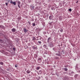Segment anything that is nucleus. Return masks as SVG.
Masks as SVG:
<instances>
[{"instance_id": "f257e3e1", "label": "nucleus", "mask_w": 80, "mask_h": 80, "mask_svg": "<svg viewBox=\"0 0 80 80\" xmlns=\"http://www.w3.org/2000/svg\"><path fill=\"white\" fill-rule=\"evenodd\" d=\"M48 47H50V48H52V47H53V44L52 42H50L48 43Z\"/></svg>"}, {"instance_id": "f03ea898", "label": "nucleus", "mask_w": 80, "mask_h": 80, "mask_svg": "<svg viewBox=\"0 0 80 80\" xmlns=\"http://www.w3.org/2000/svg\"><path fill=\"white\" fill-rule=\"evenodd\" d=\"M58 53H57L56 54V55H57V56L60 57L62 55H63V54L62 53H61L60 51H58Z\"/></svg>"}, {"instance_id": "7ed1b4c3", "label": "nucleus", "mask_w": 80, "mask_h": 80, "mask_svg": "<svg viewBox=\"0 0 80 80\" xmlns=\"http://www.w3.org/2000/svg\"><path fill=\"white\" fill-rule=\"evenodd\" d=\"M52 39L50 38H48V39L47 42V43H50L51 42H52Z\"/></svg>"}, {"instance_id": "20e7f679", "label": "nucleus", "mask_w": 80, "mask_h": 80, "mask_svg": "<svg viewBox=\"0 0 80 80\" xmlns=\"http://www.w3.org/2000/svg\"><path fill=\"white\" fill-rule=\"evenodd\" d=\"M50 60L49 58H48L47 60H45V62L47 63V64H50Z\"/></svg>"}, {"instance_id": "39448f33", "label": "nucleus", "mask_w": 80, "mask_h": 80, "mask_svg": "<svg viewBox=\"0 0 80 80\" xmlns=\"http://www.w3.org/2000/svg\"><path fill=\"white\" fill-rule=\"evenodd\" d=\"M78 68H80V64H76L75 68L76 70H78Z\"/></svg>"}, {"instance_id": "423d86ee", "label": "nucleus", "mask_w": 80, "mask_h": 80, "mask_svg": "<svg viewBox=\"0 0 80 80\" xmlns=\"http://www.w3.org/2000/svg\"><path fill=\"white\" fill-rule=\"evenodd\" d=\"M58 50V48H53V50H54L55 52H57Z\"/></svg>"}, {"instance_id": "0eeeda50", "label": "nucleus", "mask_w": 80, "mask_h": 80, "mask_svg": "<svg viewBox=\"0 0 80 80\" xmlns=\"http://www.w3.org/2000/svg\"><path fill=\"white\" fill-rule=\"evenodd\" d=\"M32 48L33 50H37L38 48H37V46H32Z\"/></svg>"}, {"instance_id": "6e6552de", "label": "nucleus", "mask_w": 80, "mask_h": 80, "mask_svg": "<svg viewBox=\"0 0 80 80\" xmlns=\"http://www.w3.org/2000/svg\"><path fill=\"white\" fill-rule=\"evenodd\" d=\"M30 7L31 10H33L34 9V8H35V7L34 5L31 4L30 6Z\"/></svg>"}, {"instance_id": "1a4fd4ad", "label": "nucleus", "mask_w": 80, "mask_h": 80, "mask_svg": "<svg viewBox=\"0 0 80 80\" xmlns=\"http://www.w3.org/2000/svg\"><path fill=\"white\" fill-rule=\"evenodd\" d=\"M42 59L40 58H39L38 59V63H41Z\"/></svg>"}, {"instance_id": "9d476101", "label": "nucleus", "mask_w": 80, "mask_h": 80, "mask_svg": "<svg viewBox=\"0 0 80 80\" xmlns=\"http://www.w3.org/2000/svg\"><path fill=\"white\" fill-rule=\"evenodd\" d=\"M23 30L24 33H27V32L28 31V29H27L26 28H24L23 29Z\"/></svg>"}, {"instance_id": "9b49d317", "label": "nucleus", "mask_w": 80, "mask_h": 80, "mask_svg": "<svg viewBox=\"0 0 80 80\" xmlns=\"http://www.w3.org/2000/svg\"><path fill=\"white\" fill-rule=\"evenodd\" d=\"M0 28H2V29H3V30H5V27L3 25H0Z\"/></svg>"}, {"instance_id": "f8f14e48", "label": "nucleus", "mask_w": 80, "mask_h": 80, "mask_svg": "<svg viewBox=\"0 0 80 80\" xmlns=\"http://www.w3.org/2000/svg\"><path fill=\"white\" fill-rule=\"evenodd\" d=\"M53 16H50L49 17V20H53Z\"/></svg>"}, {"instance_id": "ddd939ff", "label": "nucleus", "mask_w": 80, "mask_h": 80, "mask_svg": "<svg viewBox=\"0 0 80 80\" xmlns=\"http://www.w3.org/2000/svg\"><path fill=\"white\" fill-rule=\"evenodd\" d=\"M11 31L12 32L14 33V32L16 31V29L15 28H13L11 29Z\"/></svg>"}, {"instance_id": "4468645a", "label": "nucleus", "mask_w": 80, "mask_h": 80, "mask_svg": "<svg viewBox=\"0 0 80 80\" xmlns=\"http://www.w3.org/2000/svg\"><path fill=\"white\" fill-rule=\"evenodd\" d=\"M54 59H55L56 60H59V58L58 57H54Z\"/></svg>"}, {"instance_id": "2eb2a0df", "label": "nucleus", "mask_w": 80, "mask_h": 80, "mask_svg": "<svg viewBox=\"0 0 80 80\" xmlns=\"http://www.w3.org/2000/svg\"><path fill=\"white\" fill-rule=\"evenodd\" d=\"M30 72H31V71H30V70H27L26 71V72L27 73L29 74L30 73Z\"/></svg>"}, {"instance_id": "dca6fc26", "label": "nucleus", "mask_w": 80, "mask_h": 80, "mask_svg": "<svg viewBox=\"0 0 80 80\" xmlns=\"http://www.w3.org/2000/svg\"><path fill=\"white\" fill-rule=\"evenodd\" d=\"M49 24L50 25H53V22H50V23L49 22Z\"/></svg>"}, {"instance_id": "f3484780", "label": "nucleus", "mask_w": 80, "mask_h": 80, "mask_svg": "<svg viewBox=\"0 0 80 80\" xmlns=\"http://www.w3.org/2000/svg\"><path fill=\"white\" fill-rule=\"evenodd\" d=\"M36 40V38L35 37H33L32 38V41H35Z\"/></svg>"}, {"instance_id": "a211bd4d", "label": "nucleus", "mask_w": 80, "mask_h": 80, "mask_svg": "<svg viewBox=\"0 0 80 80\" xmlns=\"http://www.w3.org/2000/svg\"><path fill=\"white\" fill-rule=\"evenodd\" d=\"M43 47H44V48H47V45L46 44H45L43 46Z\"/></svg>"}, {"instance_id": "6ab92c4d", "label": "nucleus", "mask_w": 80, "mask_h": 80, "mask_svg": "<svg viewBox=\"0 0 80 80\" xmlns=\"http://www.w3.org/2000/svg\"><path fill=\"white\" fill-rule=\"evenodd\" d=\"M59 20H62V16H60L59 17Z\"/></svg>"}, {"instance_id": "aec40b11", "label": "nucleus", "mask_w": 80, "mask_h": 80, "mask_svg": "<svg viewBox=\"0 0 80 80\" xmlns=\"http://www.w3.org/2000/svg\"><path fill=\"white\" fill-rule=\"evenodd\" d=\"M40 67H37V68H36V70H39L40 69Z\"/></svg>"}, {"instance_id": "412c9836", "label": "nucleus", "mask_w": 80, "mask_h": 80, "mask_svg": "<svg viewBox=\"0 0 80 80\" xmlns=\"http://www.w3.org/2000/svg\"><path fill=\"white\" fill-rule=\"evenodd\" d=\"M40 77H38L37 78V80H40L39 79H40Z\"/></svg>"}, {"instance_id": "4be33fe9", "label": "nucleus", "mask_w": 80, "mask_h": 80, "mask_svg": "<svg viewBox=\"0 0 80 80\" xmlns=\"http://www.w3.org/2000/svg\"><path fill=\"white\" fill-rule=\"evenodd\" d=\"M36 24L35 23H32V25L33 27H35V26L36 25Z\"/></svg>"}, {"instance_id": "5701e85b", "label": "nucleus", "mask_w": 80, "mask_h": 80, "mask_svg": "<svg viewBox=\"0 0 80 80\" xmlns=\"http://www.w3.org/2000/svg\"><path fill=\"white\" fill-rule=\"evenodd\" d=\"M68 67H69V66H68V65H66L64 66V67H65V68H67Z\"/></svg>"}, {"instance_id": "b1692460", "label": "nucleus", "mask_w": 80, "mask_h": 80, "mask_svg": "<svg viewBox=\"0 0 80 80\" xmlns=\"http://www.w3.org/2000/svg\"><path fill=\"white\" fill-rule=\"evenodd\" d=\"M77 77H78V74H76L74 76L75 78H77Z\"/></svg>"}, {"instance_id": "393cba45", "label": "nucleus", "mask_w": 80, "mask_h": 80, "mask_svg": "<svg viewBox=\"0 0 80 80\" xmlns=\"http://www.w3.org/2000/svg\"><path fill=\"white\" fill-rule=\"evenodd\" d=\"M12 4H13L14 5H16V2H12Z\"/></svg>"}, {"instance_id": "a878e982", "label": "nucleus", "mask_w": 80, "mask_h": 80, "mask_svg": "<svg viewBox=\"0 0 80 80\" xmlns=\"http://www.w3.org/2000/svg\"><path fill=\"white\" fill-rule=\"evenodd\" d=\"M18 21H20V19H21V18H20V17H18Z\"/></svg>"}, {"instance_id": "bb28decb", "label": "nucleus", "mask_w": 80, "mask_h": 80, "mask_svg": "<svg viewBox=\"0 0 80 80\" xmlns=\"http://www.w3.org/2000/svg\"><path fill=\"white\" fill-rule=\"evenodd\" d=\"M42 39V37H41L40 36V37H39V39H37V40H41Z\"/></svg>"}, {"instance_id": "cd10ccee", "label": "nucleus", "mask_w": 80, "mask_h": 80, "mask_svg": "<svg viewBox=\"0 0 80 80\" xmlns=\"http://www.w3.org/2000/svg\"><path fill=\"white\" fill-rule=\"evenodd\" d=\"M0 65H3V62H0Z\"/></svg>"}, {"instance_id": "c85d7f7f", "label": "nucleus", "mask_w": 80, "mask_h": 80, "mask_svg": "<svg viewBox=\"0 0 80 80\" xmlns=\"http://www.w3.org/2000/svg\"><path fill=\"white\" fill-rule=\"evenodd\" d=\"M5 55H8V52H6L5 53Z\"/></svg>"}, {"instance_id": "c756f323", "label": "nucleus", "mask_w": 80, "mask_h": 80, "mask_svg": "<svg viewBox=\"0 0 80 80\" xmlns=\"http://www.w3.org/2000/svg\"><path fill=\"white\" fill-rule=\"evenodd\" d=\"M39 73H40V74H41V73H42V70H40L39 71Z\"/></svg>"}, {"instance_id": "7c9ffc66", "label": "nucleus", "mask_w": 80, "mask_h": 80, "mask_svg": "<svg viewBox=\"0 0 80 80\" xmlns=\"http://www.w3.org/2000/svg\"><path fill=\"white\" fill-rule=\"evenodd\" d=\"M28 23H29V25H31V22H30L28 21Z\"/></svg>"}, {"instance_id": "2f4dec72", "label": "nucleus", "mask_w": 80, "mask_h": 80, "mask_svg": "<svg viewBox=\"0 0 80 80\" xmlns=\"http://www.w3.org/2000/svg\"><path fill=\"white\" fill-rule=\"evenodd\" d=\"M64 70L65 71H67V70H68V69H67V68H64Z\"/></svg>"}, {"instance_id": "473e14b6", "label": "nucleus", "mask_w": 80, "mask_h": 80, "mask_svg": "<svg viewBox=\"0 0 80 80\" xmlns=\"http://www.w3.org/2000/svg\"><path fill=\"white\" fill-rule=\"evenodd\" d=\"M43 33L44 34V35H46V34H47V32H43Z\"/></svg>"}, {"instance_id": "72a5a7b5", "label": "nucleus", "mask_w": 80, "mask_h": 80, "mask_svg": "<svg viewBox=\"0 0 80 80\" xmlns=\"http://www.w3.org/2000/svg\"><path fill=\"white\" fill-rule=\"evenodd\" d=\"M18 5H20V1L18 2Z\"/></svg>"}, {"instance_id": "f704fd0d", "label": "nucleus", "mask_w": 80, "mask_h": 80, "mask_svg": "<svg viewBox=\"0 0 80 80\" xmlns=\"http://www.w3.org/2000/svg\"><path fill=\"white\" fill-rule=\"evenodd\" d=\"M13 50L14 51H15V50H16V48H13Z\"/></svg>"}, {"instance_id": "c9c22d12", "label": "nucleus", "mask_w": 80, "mask_h": 80, "mask_svg": "<svg viewBox=\"0 0 80 80\" xmlns=\"http://www.w3.org/2000/svg\"><path fill=\"white\" fill-rule=\"evenodd\" d=\"M59 5H60V6H62V3L60 2L59 3Z\"/></svg>"}, {"instance_id": "e433bc0d", "label": "nucleus", "mask_w": 80, "mask_h": 80, "mask_svg": "<svg viewBox=\"0 0 80 80\" xmlns=\"http://www.w3.org/2000/svg\"><path fill=\"white\" fill-rule=\"evenodd\" d=\"M38 43H39V44H41L42 43V42L41 41H38Z\"/></svg>"}, {"instance_id": "4c0bfd02", "label": "nucleus", "mask_w": 80, "mask_h": 80, "mask_svg": "<svg viewBox=\"0 0 80 80\" xmlns=\"http://www.w3.org/2000/svg\"><path fill=\"white\" fill-rule=\"evenodd\" d=\"M62 53H63V54H64V53H65V52H64V50H62Z\"/></svg>"}, {"instance_id": "58836bf2", "label": "nucleus", "mask_w": 80, "mask_h": 80, "mask_svg": "<svg viewBox=\"0 0 80 80\" xmlns=\"http://www.w3.org/2000/svg\"><path fill=\"white\" fill-rule=\"evenodd\" d=\"M60 31L61 32H63V29H61L60 30Z\"/></svg>"}, {"instance_id": "ea45409f", "label": "nucleus", "mask_w": 80, "mask_h": 80, "mask_svg": "<svg viewBox=\"0 0 80 80\" xmlns=\"http://www.w3.org/2000/svg\"><path fill=\"white\" fill-rule=\"evenodd\" d=\"M69 12H72V9H71V8L69 9Z\"/></svg>"}, {"instance_id": "a19ab883", "label": "nucleus", "mask_w": 80, "mask_h": 80, "mask_svg": "<svg viewBox=\"0 0 80 80\" xmlns=\"http://www.w3.org/2000/svg\"><path fill=\"white\" fill-rule=\"evenodd\" d=\"M18 7L19 8H20V5H18Z\"/></svg>"}, {"instance_id": "79ce46f5", "label": "nucleus", "mask_w": 80, "mask_h": 80, "mask_svg": "<svg viewBox=\"0 0 80 80\" xmlns=\"http://www.w3.org/2000/svg\"><path fill=\"white\" fill-rule=\"evenodd\" d=\"M13 1H12V0H11V1H10V3H13Z\"/></svg>"}, {"instance_id": "37998d69", "label": "nucleus", "mask_w": 80, "mask_h": 80, "mask_svg": "<svg viewBox=\"0 0 80 80\" xmlns=\"http://www.w3.org/2000/svg\"><path fill=\"white\" fill-rule=\"evenodd\" d=\"M5 4H6V6H8V3L6 2V3H5Z\"/></svg>"}, {"instance_id": "c03bdc74", "label": "nucleus", "mask_w": 80, "mask_h": 80, "mask_svg": "<svg viewBox=\"0 0 80 80\" xmlns=\"http://www.w3.org/2000/svg\"><path fill=\"white\" fill-rule=\"evenodd\" d=\"M48 15H49L48 13H47L46 14V16H47V17H48Z\"/></svg>"}, {"instance_id": "a18cd8bd", "label": "nucleus", "mask_w": 80, "mask_h": 80, "mask_svg": "<svg viewBox=\"0 0 80 80\" xmlns=\"http://www.w3.org/2000/svg\"><path fill=\"white\" fill-rule=\"evenodd\" d=\"M18 67V65L16 64V65H15V67Z\"/></svg>"}, {"instance_id": "49530a36", "label": "nucleus", "mask_w": 80, "mask_h": 80, "mask_svg": "<svg viewBox=\"0 0 80 80\" xmlns=\"http://www.w3.org/2000/svg\"><path fill=\"white\" fill-rule=\"evenodd\" d=\"M40 36H38L37 37V38H40Z\"/></svg>"}, {"instance_id": "de8ad7c7", "label": "nucleus", "mask_w": 80, "mask_h": 80, "mask_svg": "<svg viewBox=\"0 0 80 80\" xmlns=\"http://www.w3.org/2000/svg\"><path fill=\"white\" fill-rule=\"evenodd\" d=\"M42 21H43L42 19H41L40 20V22H41V23H42Z\"/></svg>"}, {"instance_id": "09e8293b", "label": "nucleus", "mask_w": 80, "mask_h": 80, "mask_svg": "<svg viewBox=\"0 0 80 80\" xmlns=\"http://www.w3.org/2000/svg\"><path fill=\"white\" fill-rule=\"evenodd\" d=\"M39 5H41L42 3H41V2H40L39 3Z\"/></svg>"}, {"instance_id": "8fccbe9b", "label": "nucleus", "mask_w": 80, "mask_h": 80, "mask_svg": "<svg viewBox=\"0 0 80 80\" xmlns=\"http://www.w3.org/2000/svg\"><path fill=\"white\" fill-rule=\"evenodd\" d=\"M44 24H45V22H42V25H44Z\"/></svg>"}, {"instance_id": "3c124183", "label": "nucleus", "mask_w": 80, "mask_h": 80, "mask_svg": "<svg viewBox=\"0 0 80 80\" xmlns=\"http://www.w3.org/2000/svg\"><path fill=\"white\" fill-rule=\"evenodd\" d=\"M51 9L52 10H53V8H52Z\"/></svg>"}, {"instance_id": "603ef678", "label": "nucleus", "mask_w": 80, "mask_h": 80, "mask_svg": "<svg viewBox=\"0 0 80 80\" xmlns=\"http://www.w3.org/2000/svg\"><path fill=\"white\" fill-rule=\"evenodd\" d=\"M0 42H2V40L0 39Z\"/></svg>"}, {"instance_id": "864d4df0", "label": "nucleus", "mask_w": 80, "mask_h": 80, "mask_svg": "<svg viewBox=\"0 0 80 80\" xmlns=\"http://www.w3.org/2000/svg\"><path fill=\"white\" fill-rule=\"evenodd\" d=\"M34 19H32V21H33V20H34Z\"/></svg>"}, {"instance_id": "5fc2aeb1", "label": "nucleus", "mask_w": 80, "mask_h": 80, "mask_svg": "<svg viewBox=\"0 0 80 80\" xmlns=\"http://www.w3.org/2000/svg\"><path fill=\"white\" fill-rule=\"evenodd\" d=\"M40 48H42V47H40Z\"/></svg>"}, {"instance_id": "6e6d98bb", "label": "nucleus", "mask_w": 80, "mask_h": 80, "mask_svg": "<svg viewBox=\"0 0 80 80\" xmlns=\"http://www.w3.org/2000/svg\"><path fill=\"white\" fill-rule=\"evenodd\" d=\"M37 73H38V74L39 75V73H38V72H37Z\"/></svg>"}, {"instance_id": "4d7b16f0", "label": "nucleus", "mask_w": 80, "mask_h": 80, "mask_svg": "<svg viewBox=\"0 0 80 80\" xmlns=\"http://www.w3.org/2000/svg\"><path fill=\"white\" fill-rule=\"evenodd\" d=\"M53 67H54V68H55V66H54Z\"/></svg>"}, {"instance_id": "13d9d810", "label": "nucleus", "mask_w": 80, "mask_h": 80, "mask_svg": "<svg viewBox=\"0 0 80 80\" xmlns=\"http://www.w3.org/2000/svg\"><path fill=\"white\" fill-rule=\"evenodd\" d=\"M78 1H77V2H76V3H78Z\"/></svg>"}, {"instance_id": "bf43d9fd", "label": "nucleus", "mask_w": 80, "mask_h": 80, "mask_svg": "<svg viewBox=\"0 0 80 80\" xmlns=\"http://www.w3.org/2000/svg\"><path fill=\"white\" fill-rule=\"evenodd\" d=\"M43 27H44V26H45V25H43Z\"/></svg>"}, {"instance_id": "052dcab7", "label": "nucleus", "mask_w": 80, "mask_h": 80, "mask_svg": "<svg viewBox=\"0 0 80 80\" xmlns=\"http://www.w3.org/2000/svg\"><path fill=\"white\" fill-rule=\"evenodd\" d=\"M0 14H1V12H0Z\"/></svg>"}, {"instance_id": "680f3d73", "label": "nucleus", "mask_w": 80, "mask_h": 80, "mask_svg": "<svg viewBox=\"0 0 80 80\" xmlns=\"http://www.w3.org/2000/svg\"><path fill=\"white\" fill-rule=\"evenodd\" d=\"M74 73V72H73V73Z\"/></svg>"}, {"instance_id": "e2e57ef3", "label": "nucleus", "mask_w": 80, "mask_h": 80, "mask_svg": "<svg viewBox=\"0 0 80 80\" xmlns=\"http://www.w3.org/2000/svg\"><path fill=\"white\" fill-rule=\"evenodd\" d=\"M47 49H48V48H47Z\"/></svg>"}, {"instance_id": "0e129e2a", "label": "nucleus", "mask_w": 80, "mask_h": 80, "mask_svg": "<svg viewBox=\"0 0 80 80\" xmlns=\"http://www.w3.org/2000/svg\"><path fill=\"white\" fill-rule=\"evenodd\" d=\"M27 47L28 48V46H27Z\"/></svg>"}, {"instance_id": "69168bd1", "label": "nucleus", "mask_w": 80, "mask_h": 80, "mask_svg": "<svg viewBox=\"0 0 80 80\" xmlns=\"http://www.w3.org/2000/svg\"><path fill=\"white\" fill-rule=\"evenodd\" d=\"M74 60H75L74 59Z\"/></svg>"}]
</instances>
